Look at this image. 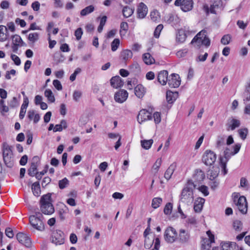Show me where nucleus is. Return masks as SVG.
Returning <instances> with one entry per match:
<instances>
[{
	"label": "nucleus",
	"instance_id": "f257e3e1",
	"mask_svg": "<svg viewBox=\"0 0 250 250\" xmlns=\"http://www.w3.org/2000/svg\"><path fill=\"white\" fill-rule=\"evenodd\" d=\"M196 186L191 180L188 181L182 190L180 198L181 202L188 204L193 202L194 198L193 190L195 188Z\"/></svg>",
	"mask_w": 250,
	"mask_h": 250
},
{
	"label": "nucleus",
	"instance_id": "f03ea898",
	"mask_svg": "<svg viewBox=\"0 0 250 250\" xmlns=\"http://www.w3.org/2000/svg\"><path fill=\"white\" fill-rule=\"evenodd\" d=\"M51 194L48 193L43 195L40 200V208L44 214L50 215L54 212V208L51 203Z\"/></svg>",
	"mask_w": 250,
	"mask_h": 250
},
{
	"label": "nucleus",
	"instance_id": "7ed1b4c3",
	"mask_svg": "<svg viewBox=\"0 0 250 250\" xmlns=\"http://www.w3.org/2000/svg\"><path fill=\"white\" fill-rule=\"evenodd\" d=\"M42 216V214L37 212L35 215H31L29 217V222L33 228L38 230L42 231L44 229V225L40 217Z\"/></svg>",
	"mask_w": 250,
	"mask_h": 250
},
{
	"label": "nucleus",
	"instance_id": "20e7f679",
	"mask_svg": "<svg viewBox=\"0 0 250 250\" xmlns=\"http://www.w3.org/2000/svg\"><path fill=\"white\" fill-rule=\"evenodd\" d=\"M3 158L5 165L8 167H11L14 165V158L11 147L8 145L4 146L3 150Z\"/></svg>",
	"mask_w": 250,
	"mask_h": 250
},
{
	"label": "nucleus",
	"instance_id": "39448f33",
	"mask_svg": "<svg viewBox=\"0 0 250 250\" xmlns=\"http://www.w3.org/2000/svg\"><path fill=\"white\" fill-rule=\"evenodd\" d=\"M216 157V155L213 151L207 150L202 156V161L206 166H211L215 162Z\"/></svg>",
	"mask_w": 250,
	"mask_h": 250
},
{
	"label": "nucleus",
	"instance_id": "423d86ee",
	"mask_svg": "<svg viewBox=\"0 0 250 250\" xmlns=\"http://www.w3.org/2000/svg\"><path fill=\"white\" fill-rule=\"evenodd\" d=\"M234 202L237 206L239 210L243 214H245L248 210V204L246 198L242 196L238 198V196L234 197Z\"/></svg>",
	"mask_w": 250,
	"mask_h": 250
},
{
	"label": "nucleus",
	"instance_id": "0eeeda50",
	"mask_svg": "<svg viewBox=\"0 0 250 250\" xmlns=\"http://www.w3.org/2000/svg\"><path fill=\"white\" fill-rule=\"evenodd\" d=\"M174 4L177 6H180L181 10L184 12L191 11L193 6V0H176Z\"/></svg>",
	"mask_w": 250,
	"mask_h": 250
},
{
	"label": "nucleus",
	"instance_id": "6e6552de",
	"mask_svg": "<svg viewBox=\"0 0 250 250\" xmlns=\"http://www.w3.org/2000/svg\"><path fill=\"white\" fill-rule=\"evenodd\" d=\"M164 237L167 242L173 243L177 239L176 230L171 227H168L165 230Z\"/></svg>",
	"mask_w": 250,
	"mask_h": 250
},
{
	"label": "nucleus",
	"instance_id": "1a4fd4ad",
	"mask_svg": "<svg viewBox=\"0 0 250 250\" xmlns=\"http://www.w3.org/2000/svg\"><path fill=\"white\" fill-rule=\"evenodd\" d=\"M51 241L52 243L56 245L63 244L64 242V233L59 230L53 231L52 233Z\"/></svg>",
	"mask_w": 250,
	"mask_h": 250
},
{
	"label": "nucleus",
	"instance_id": "9d476101",
	"mask_svg": "<svg viewBox=\"0 0 250 250\" xmlns=\"http://www.w3.org/2000/svg\"><path fill=\"white\" fill-rule=\"evenodd\" d=\"M229 149L228 147H226L224 151V157H220L219 158L220 165L221 168L224 171V174L227 173L226 165L227 162L229 161L231 156L233 155L232 152H230Z\"/></svg>",
	"mask_w": 250,
	"mask_h": 250
},
{
	"label": "nucleus",
	"instance_id": "9b49d317",
	"mask_svg": "<svg viewBox=\"0 0 250 250\" xmlns=\"http://www.w3.org/2000/svg\"><path fill=\"white\" fill-rule=\"evenodd\" d=\"M208 238L203 239L202 241V248L203 250H210L211 244L214 243V236L210 230L207 231Z\"/></svg>",
	"mask_w": 250,
	"mask_h": 250
},
{
	"label": "nucleus",
	"instance_id": "f8f14e48",
	"mask_svg": "<svg viewBox=\"0 0 250 250\" xmlns=\"http://www.w3.org/2000/svg\"><path fill=\"white\" fill-rule=\"evenodd\" d=\"M16 238L19 242L22 245L27 248L31 247L32 242L31 239L26 234L22 232H19L16 235Z\"/></svg>",
	"mask_w": 250,
	"mask_h": 250
},
{
	"label": "nucleus",
	"instance_id": "ddd939ff",
	"mask_svg": "<svg viewBox=\"0 0 250 250\" xmlns=\"http://www.w3.org/2000/svg\"><path fill=\"white\" fill-rule=\"evenodd\" d=\"M241 125L240 121L234 117H231L228 119L226 124V129L228 131L230 130H233L236 128L240 126Z\"/></svg>",
	"mask_w": 250,
	"mask_h": 250
},
{
	"label": "nucleus",
	"instance_id": "4468645a",
	"mask_svg": "<svg viewBox=\"0 0 250 250\" xmlns=\"http://www.w3.org/2000/svg\"><path fill=\"white\" fill-rule=\"evenodd\" d=\"M39 162L40 158L38 156H35L32 158V162L30 167L28 170V174L30 176L33 177L36 176L37 173V167Z\"/></svg>",
	"mask_w": 250,
	"mask_h": 250
},
{
	"label": "nucleus",
	"instance_id": "2eb2a0df",
	"mask_svg": "<svg viewBox=\"0 0 250 250\" xmlns=\"http://www.w3.org/2000/svg\"><path fill=\"white\" fill-rule=\"evenodd\" d=\"M168 84L171 87L177 88L181 84V80L179 75L172 73L168 78Z\"/></svg>",
	"mask_w": 250,
	"mask_h": 250
},
{
	"label": "nucleus",
	"instance_id": "dca6fc26",
	"mask_svg": "<svg viewBox=\"0 0 250 250\" xmlns=\"http://www.w3.org/2000/svg\"><path fill=\"white\" fill-rule=\"evenodd\" d=\"M128 92L124 89H122L115 93V101L119 103H123L126 101L128 97Z\"/></svg>",
	"mask_w": 250,
	"mask_h": 250
},
{
	"label": "nucleus",
	"instance_id": "f3484780",
	"mask_svg": "<svg viewBox=\"0 0 250 250\" xmlns=\"http://www.w3.org/2000/svg\"><path fill=\"white\" fill-rule=\"evenodd\" d=\"M152 118V117L150 112L146 109H142L138 114L137 120L139 124H142L143 122L151 120Z\"/></svg>",
	"mask_w": 250,
	"mask_h": 250
},
{
	"label": "nucleus",
	"instance_id": "a211bd4d",
	"mask_svg": "<svg viewBox=\"0 0 250 250\" xmlns=\"http://www.w3.org/2000/svg\"><path fill=\"white\" fill-rule=\"evenodd\" d=\"M147 7L143 2L139 4L137 9V18L144 19L147 13Z\"/></svg>",
	"mask_w": 250,
	"mask_h": 250
},
{
	"label": "nucleus",
	"instance_id": "6ab92c4d",
	"mask_svg": "<svg viewBox=\"0 0 250 250\" xmlns=\"http://www.w3.org/2000/svg\"><path fill=\"white\" fill-rule=\"evenodd\" d=\"M207 33V31L205 30H202L199 32L192 39L191 42V44H194L195 46L199 47L202 44V38L201 36L205 35Z\"/></svg>",
	"mask_w": 250,
	"mask_h": 250
},
{
	"label": "nucleus",
	"instance_id": "aec40b11",
	"mask_svg": "<svg viewBox=\"0 0 250 250\" xmlns=\"http://www.w3.org/2000/svg\"><path fill=\"white\" fill-rule=\"evenodd\" d=\"M190 238V235L188 232L183 229H181L179 231V237H177L179 241L181 243H188Z\"/></svg>",
	"mask_w": 250,
	"mask_h": 250
},
{
	"label": "nucleus",
	"instance_id": "412c9836",
	"mask_svg": "<svg viewBox=\"0 0 250 250\" xmlns=\"http://www.w3.org/2000/svg\"><path fill=\"white\" fill-rule=\"evenodd\" d=\"M157 80L159 83L162 85H166L168 80L167 71L163 70L160 71L158 73Z\"/></svg>",
	"mask_w": 250,
	"mask_h": 250
},
{
	"label": "nucleus",
	"instance_id": "4be33fe9",
	"mask_svg": "<svg viewBox=\"0 0 250 250\" xmlns=\"http://www.w3.org/2000/svg\"><path fill=\"white\" fill-rule=\"evenodd\" d=\"M111 85L115 88L122 86L124 82L119 76L113 77L110 80Z\"/></svg>",
	"mask_w": 250,
	"mask_h": 250
},
{
	"label": "nucleus",
	"instance_id": "5701e85b",
	"mask_svg": "<svg viewBox=\"0 0 250 250\" xmlns=\"http://www.w3.org/2000/svg\"><path fill=\"white\" fill-rule=\"evenodd\" d=\"M222 250H239V247L235 242H224L222 243Z\"/></svg>",
	"mask_w": 250,
	"mask_h": 250
},
{
	"label": "nucleus",
	"instance_id": "b1692460",
	"mask_svg": "<svg viewBox=\"0 0 250 250\" xmlns=\"http://www.w3.org/2000/svg\"><path fill=\"white\" fill-rule=\"evenodd\" d=\"M205 200L203 198H198L194 202V210L196 212H200L203 208Z\"/></svg>",
	"mask_w": 250,
	"mask_h": 250
},
{
	"label": "nucleus",
	"instance_id": "393cba45",
	"mask_svg": "<svg viewBox=\"0 0 250 250\" xmlns=\"http://www.w3.org/2000/svg\"><path fill=\"white\" fill-rule=\"evenodd\" d=\"M132 53L128 49L123 50L120 54V59L124 62H126L128 60L132 57Z\"/></svg>",
	"mask_w": 250,
	"mask_h": 250
},
{
	"label": "nucleus",
	"instance_id": "a878e982",
	"mask_svg": "<svg viewBox=\"0 0 250 250\" xmlns=\"http://www.w3.org/2000/svg\"><path fill=\"white\" fill-rule=\"evenodd\" d=\"M176 164L175 163H173L167 169L165 173L164 177L167 180H168L170 179L173 173V172L176 168Z\"/></svg>",
	"mask_w": 250,
	"mask_h": 250
},
{
	"label": "nucleus",
	"instance_id": "bb28decb",
	"mask_svg": "<svg viewBox=\"0 0 250 250\" xmlns=\"http://www.w3.org/2000/svg\"><path fill=\"white\" fill-rule=\"evenodd\" d=\"M205 178L204 172L200 169H196L194 171L193 178L197 182L203 181Z\"/></svg>",
	"mask_w": 250,
	"mask_h": 250
},
{
	"label": "nucleus",
	"instance_id": "cd10ccee",
	"mask_svg": "<svg viewBox=\"0 0 250 250\" xmlns=\"http://www.w3.org/2000/svg\"><path fill=\"white\" fill-rule=\"evenodd\" d=\"M145 92V88L142 84H138L134 88V93L139 98H143Z\"/></svg>",
	"mask_w": 250,
	"mask_h": 250
},
{
	"label": "nucleus",
	"instance_id": "c85d7f7f",
	"mask_svg": "<svg viewBox=\"0 0 250 250\" xmlns=\"http://www.w3.org/2000/svg\"><path fill=\"white\" fill-rule=\"evenodd\" d=\"M187 38L185 31L183 29H179L176 33V42L179 43L184 42Z\"/></svg>",
	"mask_w": 250,
	"mask_h": 250
},
{
	"label": "nucleus",
	"instance_id": "c756f323",
	"mask_svg": "<svg viewBox=\"0 0 250 250\" xmlns=\"http://www.w3.org/2000/svg\"><path fill=\"white\" fill-rule=\"evenodd\" d=\"M226 136L225 135H219L217 136L215 147L217 149H222L225 146Z\"/></svg>",
	"mask_w": 250,
	"mask_h": 250
},
{
	"label": "nucleus",
	"instance_id": "7c9ffc66",
	"mask_svg": "<svg viewBox=\"0 0 250 250\" xmlns=\"http://www.w3.org/2000/svg\"><path fill=\"white\" fill-rule=\"evenodd\" d=\"M178 93L177 92L173 93L170 90L167 91L166 93V99L167 102L169 104L173 103L178 97Z\"/></svg>",
	"mask_w": 250,
	"mask_h": 250
},
{
	"label": "nucleus",
	"instance_id": "2f4dec72",
	"mask_svg": "<svg viewBox=\"0 0 250 250\" xmlns=\"http://www.w3.org/2000/svg\"><path fill=\"white\" fill-rule=\"evenodd\" d=\"M222 2L220 0H217L215 1L212 5H211L210 12L213 14H216V9H220V10L222 8Z\"/></svg>",
	"mask_w": 250,
	"mask_h": 250
},
{
	"label": "nucleus",
	"instance_id": "473e14b6",
	"mask_svg": "<svg viewBox=\"0 0 250 250\" xmlns=\"http://www.w3.org/2000/svg\"><path fill=\"white\" fill-rule=\"evenodd\" d=\"M143 59L145 63L147 65L152 64L155 62L154 58L148 53H145L143 55Z\"/></svg>",
	"mask_w": 250,
	"mask_h": 250
},
{
	"label": "nucleus",
	"instance_id": "72a5a7b5",
	"mask_svg": "<svg viewBox=\"0 0 250 250\" xmlns=\"http://www.w3.org/2000/svg\"><path fill=\"white\" fill-rule=\"evenodd\" d=\"M7 29L4 25H0V41L3 42L7 38Z\"/></svg>",
	"mask_w": 250,
	"mask_h": 250
},
{
	"label": "nucleus",
	"instance_id": "f704fd0d",
	"mask_svg": "<svg viewBox=\"0 0 250 250\" xmlns=\"http://www.w3.org/2000/svg\"><path fill=\"white\" fill-rule=\"evenodd\" d=\"M94 6L92 5H90L82 9L81 11L80 15L81 16H85L88 14L93 12L94 11Z\"/></svg>",
	"mask_w": 250,
	"mask_h": 250
},
{
	"label": "nucleus",
	"instance_id": "c9c22d12",
	"mask_svg": "<svg viewBox=\"0 0 250 250\" xmlns=\"http://www.w3.org/2000/svg\"><path fill=\"white\" fill-rule=\"evenodd\" d=\"M32 190L34 195L36 196H39L41 193L40 185L38 182L34 183L32 185Z\"/></svg>",
	"mask_w": 250,
	"mask_h": 250
},
{
	"label": "nucleus",
	"instance_id": "e433bc0d",
	"mask_svg": "<svg viewBox=\"0 0 250 250\" xmlns=\"http://www.w3.org/2000/svg\"><path fill=\"white\" fill-rule=\"evenodd\" d=\"M134 9L129 6H125L122 10L123 16L125 18L130 17L134 13Z\"/></svg>",
	"mask_w": 250,
	"mask_h": 250
},
{
	"label": "nucleus",
	"instance_id": "4c0bfd02",
	"mask_svg": "<svg viewBox=\"0 0 250 250\" xmlns=\"http://www.w3.org/2000/svg\"><path fill=\"white\" fill-rule=\"evenodd\" d=\"M153 143L152 139L150 140H144L141 141V145L142 147L145 149H148L151 146Z\"/></svg>",
	"mask_w": 250,
	"mask_h": 250
},
{
	"label": "nucleus",
	"instance_id": "58836bf2",
	"mask_svg": "<svg viewBox=\"0 0 250 250\" xmlns=\"http://www.w3.org/2000/svg\"><path fill=\"white\" fill-rule=\"evenodd\" d=\"M44 95L50 102L53 103L55 102V99L54 96L50 89H47L45 90L44 91Z\"/></svg>",
	"mask_w": 250,
	"mask_h": 250
},
{
	"label": "nucleus",
	"instance_id": "ea45409f",
	"mask_svg": "<svg viewBox=\"0 0 250 250\" xmlns=\"http://www.w3.org/2000/svg\"><path fill=\"white\" fill-rule=\"evenodd\" d=\"M233 228L237 232H240L243 228L242 223L238 220L234 221L233 223Z\"/></svg>",
	"mask_w": 250,
	"mask_h": 250
},
{
	"label": "nucleus",
	"instance_id": "a19ab883",
	"mask_svg": "<svg viewBox=\"0 0 250 250\" xmlns=\"http://www.w3.org/2000/svg\"><path fill=\"white\" fill-rule=\"evenodd\" d=\"M162 202V199L160 197L154 198L152 199L151 206L154 208H158Z\"/></svg>",
	"mask_w": 250,
	"mask_h": 250
},
{
	"label": "nucleus",
	"instance_id": "79ce46f5",
	"mask_svg": "<svg viewBox=\"0 0 250 250\" xmlns=\"http://www.w3.org/2000/svg\"><path fill=\"white\" fill-rule=\"evenodd\" d=\"M39 34L36 32L30 33L28 37V40L32 43L37 42L39 40Z\"/></svg>",
	"mask_w": 250,
	"mask_h": 250
},
{
	"label": "nucleus",
	"instance_id": "37998d69",
	"mask_svg": "<svg viewBox=\"0 0 250 250\" xmlns=\"http://www.w3.org/2000/svg\"><path fill=\"white\" fill-rule=\"evenodd\" d=\"M69 180L66 178H64L59 181V187L60 189H62L67 187L69 185Z\"/></svg>",
	"mask_w": 250,
	"mask_h": 250
},
{
	"label": "nucleus",
	"instance_id": "c03bdc74",
	"mask_svg": "<svg viewBox=\"0 0 250 250\" xmlns=\"http://www.w3.org/2000/svg\"><path fill=\"white\" fill-rule=\"evenodd\" d=\"M12 43L14 44L19 45L21 43V45H23V42L21 37L18 35H15L12 37Z\"/></svg>",
	"mask_w": 250,
	"mask_h": 250
},
{
	"label": "nucleus",
	"instance_id": "a18cd8bd",
	"mask_svg": "<svg viewBox=\"0 0 250 250\" xmlns=\"http://www.w3.org/2000/svg\"><path fill=\"white\" fill-rule=\"evenodd\" d=\"M238 133L240 138L244 140L248 135V129L247 128H241L238 130Z\"/></svg>",
	"mask_w": 250,
	"mask_h": 250
},
{
	"label": "nucleus",
	"instance_id": "49530a36",
	"mask_svg": "<svg viewBox=\"0 0 250 250\" xmlns=\"http://www.w3.org/2000/svg\"><path fill=\"white\" fill-rule=\"evenodd\" d=\"M154 241V238L151 239L149 237H145L144 247L146 249H150Z\"/></svg>",
	"mask_w": 250,
	"mask_h": 250
},
{
	"label": "nucleus",
	"instance_id": "de8ad7c7",
	"mask_svg": "<svg viewBox=\"0 0 250 250\" xmlns=\"http://www.w3.org/2000/svg\"><path fill=\"white\" fill-rule=\"evenodd\" d=\"M150 18L153 21L157 22L160 20L159 12L157 11H153L150 13Z\"/></svg>",
	"mask_w": 250,
	"mask_h": 250
},
{
	"label": "nucleus",
	"instance_id": "09e8293b",
	"mask_svg": "<svg viewBox=\"0 0 250 250\" xmlns=\"http://www.w3.org/2000/svg\"><path fill=\"white\" fill-rule=\"evenodd\" d=\"M67 208L64 206L63 208L60 209L59 211V217L61 220H64L65 218V215L67 212Z\"/></svg>",
	"mask_w": 250,
	"mask_h": 250
},
{
	"label": "nucleus",
	"instance_id": "8fccbe9b",
	"mask_svg": "<svg viewBox=\"0 0 250 250\" xmlns=\"http://www.w3.org/2000/svg\"><path fill=\"white\" fill-rule=\"evenodd\" d=\"M172 209V204L171 203H167L164 209V213L166 215H169L171 214Z\"/></svg>",
	"mask_w": 250,
	"mask_h": 250
},
{
	"label": "nucleus",
	"instance_id": "3c124183",
	"mask_svg": "<svg viewBox=\"0 0 250 250\" xmlns=\"http://www.w3.org/2000/svg\"><path fill=\"white\" fill-rule=\"evenodd\" d=\"M245 91L249 94V95L244 99V102L250 101V79L245 86Z\"/></svg>",
	"mask_w": 250,
	"mask_h": 250
},
{
	"label": "nucleus",
	"instance_id": "603ef678",
	"mask_svg": "<svg viewBox=\"0 0 250 250\" xmlns=\"http://www.w3.org/2000/svg\"><path fill=\"white\" fill-rule=\"evenodd\" d=\"M120 44V40L118 39H115L111 42V50L112 51H115L118 48Z\"/></svg>",
	"mask_w": 250,
	"mask_h": 250
},
{
	"label": "nucleus",
	"instance_id": "864d4df0",
	"mask_svg": "<svg viewBox=\"0 0 250 250\" xmlns=\"http://www.w3.org/2000/svg\"><path fill=\"white\" fill-rule=\"evenodd\" d=\"M202 38V44L206 46V47H208L210 45V41L209 39L207 37V33H205V35L201 36Z\"/></svg>",
	"mask_w": 250,
	"mask_h": 250
},
{
	"label": "nucleus",
	"instance_id": "5fc2aeb1",
	"mask_svg": "<svg viewBox=\"0 0 250 250\" xmlns=\"http://www.w3.org/2000/svg\"><path fill=\"white\" fill-rule=\"evenodd\" d=\"M231 40V37L229 35H224L221 40V42L224 45L228 44Z\"/></svg>",
	"mask_w": 250,
	"mask_h": 250
},
{
	"label": "nucleus",
	"instance_id": "6e6d98bb",
	"mask_svg": "<svg viewBox=\"0 0 250 250\" xmlns=\"http://www.w3.org/2000/svg\"><path fill=\"white\" fill-rule=\"evenodd\" d=\"M163 28V25L161 24H159L156 28L154 32V36L158 38L159 37L161 31Z\"/></svg>",
	"mask_w": 250,
	"mask_h": 250
},
{
	"label": "nucleus",
	"instance_id": "4d7b16f0",
	"mask_svg": "<svg viewBox=\"0 0 250 250\" xmlns=\"http://www.w3.org/2000/svg\"><path fill=\"white\" fill-rule=\"evenodd\" d=\"M19 104L18 100L16 97H14L12 100L9 102V106L11 108L17 107Z\"/></svg>",
	"mask_w": 250,
	"mask_h": 250
},
{
	"label": "nucleus",
	"instance_id": "13d9d810",
	"mask_svg": "<svg viewBox=\"0 0 250 250\" xmlns=\"http://www.w3.org/2000/svg\"><path fill=\"white\" fill-rule=\"evenodd\" d=\"M82 93L81 91L79 90L74 91L73 94V98L76 102L79 101L80 98L81 97Z\"/></svg>",
	"mask_w": 250,
	"mask_h": 250
},
{
	"label": "nucleus",
	"instance_id": "bf43d9fd",
	"mask_svg": "<svg viewBox=\"0 0 250 250\" xmlns=\"http://www.w3.org/2000/svg\"><path fill=\"white\" fill-rule=\"evenodd\" d=\"M83 34V30L81 27L78 28L76 30L74 34L77 40L79 41L81 39Z\"/></svg>",
	"mask_w": 250,
	"mask_h": 250
},
{
	"label": "nucleus",
	"instance_id": "052dcab7",
	"mask_svg": "<svg viewBox=\"0 0 250 250\" xmlns=\"http://www.w3.org/2000/svg\"><path fill=\"white\" fill-rule=\"evenodd\" d=\"M154 120L156 124H158L161 121V113L158 112H155L153 114Z\"/></svg>",
	"mask_w": 250,
	"mask_h": 250
},
{
	"label": "nucleus",
	"instance_id": "680f3d73",
	"mask_svg": "<svg viewBox=\"0 0 250 250\" xmlns=\"http://www.w3.org/2000/svg\"><path fill=\"white\" fill-rule=\"evenodd\" d=\"M162 163V159H158L155 163L154 164L152 167V168L156 171L157 172L161 165Z\"/></svg>",
	"mask_w": 250,
	"mask_h": 250
},
{
	"label": "nucleus",
	"instance_id": "e2e57ef3",
	"mask_svg": "<svg viewBox=\"0 0 250 250\" xmlns=\"http://www.w3.org/2000/svg\"><path fill=\"white\" fill-rule=\"evenodd\" d=\"M11 58L14 62V63L16 65H20V64L21 63V60L18 56H17V55H14V54H11Z\"/></svg>",
	"mask_w": 250,
	"mask_h": 250
},
{
	"label": "nucleus",
	"instance_id": "0e129e2a",
	"mask_svg": "<svg viewBox=\"0 0 250 250\" xmlns=\"http://www.w3.org/2000/svg\"><path fill=\"white\" fill-rule=\"evenodd\" d=\"M5 235L9 238H12L14 237L13 230L10 228H7L5 230Z\"/></svg>",
	"mask_w": 250,
	"mask_h": 250
},
{
	"label": "nucleus",
	"instance_id": "69168bd1",
	"mask_svg": "<svg viewBox=\"0 0 250 250\" xmlns=\"http://www.w3.org/2000/svg\"><path fill=\"white\" fill-rule=\"evenodd\" d=\"M53 84L58 90L62 89V85L61 82L58 80H55L53 81Z\"/></svg>",
	"mask_w": 250,
	"mask_h": 250
},
{
	"label": "nucleus",
	"instance_id": "338daca9",
	"mask_svg": "<svg viewBox=\"0 0 250 250\" xmlns=\"http://www.w3.org/2000/svg\"><path fill=\"white\" fill-rule=\"evenodd\" d=\"M29 101L27 96L23 97V102L21 106V109L26 110V108L28 105Z\"/></svg>",
	"mask_w": 250,
	"mask_h": 250
},
{
	"label": "nucleus",
	"instance_id": "774afa93",
	"mask_svg": "<svg viewBox=\"0 0 250 250\" xmlns=\"http://www.w3.org/2000/svg\"><path fill=\"white\" fill-rule=\"evenodd\" d=\"M199 190L202 192L205 196H207L208 195L209 192L208 191V188L206 186H201L199 188Z\"/></svg>",
	"mask_w": 250,
	"mask_h": 250
}]
</instances>
